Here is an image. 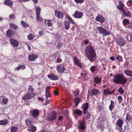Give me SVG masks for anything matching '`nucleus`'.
Listing matches in <instances>:
<instances>
[{
    "mask_svg": "<svg viewBox=\"0 0 132 132\" xmlns=\"http://www.w3.org/2000/svg\"><path fill=\"white\" fill-rule=\"evenodd\" d=\"M64 25L65 29L66 30L69 29L70 25V22L68 21H65L64 22Z\"/></svg>",
    "mask_w": 132,
    "mask_h": 132,
    "instance_id": "bb28decb",
    "label": "nucleus"
},
{
    "mask_svg": "<svg viewBox=\"0 0 132 132\" xmlns=\"http://www.w3.org/2000/svg\"><path fill=\"white\" fill-rule=\"evenodd\" d=\"M115 59L119 61H122L123 58L121 56L118 55L115 57Z\"/></svg>",
    "mask_w": 132,
    "mask_h": 132,
    "instance_id": "de8ad7c7",
    "label": "nucleus"
},
{
    "mask_svg": "<svg viewBox=\"0 0 132 132\" xmlns=\"http://www.w3.org/2000/svg\"><path fill=\"white\" fill-rule=\"evenodd\" d=\"M35 95L34 92H27L24 94L22 99L25 101L26 100H28L32 98Z\"/></svg>",
    "mask_w": 132,
    "mask_h": 132,
    "instance_id": "7ed1b4c3",
    "label": "nucleus"
},
{
    "mask_svg": "<svg viewBox=\"0 0 132 132\" xmlns=\"http://www.w3.org/2000/svg\"><path fill=\"white\" fill-rule=\"evenodd\" d=\"M132 119V116L127 113L126 114V120L128 122H130L131 120Z\"/></svg>",
    "mask_w": 132,
    "mask_h": 132,
    "instance_id": "72a5a7b5",
    "label": "nucleus"
},
{
    "mask_svg": "<svg viewBox=\"0 0 132 132\" xmlns=\"http://www.w3.org/2000/svg\"><path fill=\"white\" fill-rule=\"evenodd\" d=\"M65 68L63 66L61 65H57L56 70L59 73H61L65 71Z\"/></svg>",
    "mask_w": 132,
    "mask_h": 132,
    "instance_id": "2eb2a0df",
    "label": "nucleus"
},
{
    "mask_svg": "<svg viewBox=\"0 0 132 132\" xmlns=\"http://www.w3.org/2000/svg\"><path fill=\"white\" fill-rule=\"evenodd\" d=\"M124 73L127 76L132 77V71L129 70H125L124 71Z\"/></svg>",
    "mask_w": 132,
    "mask_h": 132,
    "instance_id": "393cba45",
    "label": "nucleus"
},
{
    "mask_svg": "<svg viewBox=\"0 0 132 132\" xmlns=\"http://www.w3.org/2000/svg\"><path fill=\"white\" fill-rule=\"evenodd\" d=\"M118 101L120 103H121L122 101V97L121 96H118Z\"/></svg>",
    "mask_w": 132,
    "mask_h": 132,
    "instance_id": "6e6d98bb",
    "label": "nucleus"
},
{
    "mask_svg": "<svg viewBox=\"0 0 132 132\" xmlns=\"http://www.w3.org/2000/svg\"><path fill=\"white\" fill-rule=\"evenodd\" d=\"M43 32L42 31H40L39 32L38 35H43Z\"/></svg>",
    "mask_w": 132,
    "mask_h": 132,
    "instance_id": "338daca9",
    "label": "nucleus"
},
{
    "mask_svg": "<svg viewBox=\"0 0 132 132\" xmlns=\"http://www.w3.org/2000/svg\"><path fill=\"white\" fill-rule=\"evenodd\" d=\"M26 124L29 126L32 125V120L30 119H26Z\"/></svg>",
    "mask_w": 132,
    "mask_h": 132,
    "instance_id": "4c0bfd02",
    "label": "nucleus"
},
{
    "mask_svg": "<svg viewBox=\"0 0 132 132\" xmlns=\"http://www.w3.org/2000/svg\"><path fill=\"white\" fill-rule=\"evenodd\" d=\"M75 2L77 3H82L84 2L85 0H74Z\"/></svg>",
    "mask_w": 132,
    "mask_h": 132,
    "instance_id": "09e8293b",
    "label": "nucleus"
},
{
    "mask_svg": "<svg viewBox=\"0 0 132 132\" xmlns=\"http://www.w3.org/2000/svg\"><path fill=\"white\" fill-rule=\"evenodd\" d=\"M26 66L24 65L19 64V66L17 67L16 70L18 71L19 69L24 70L25 69Z\"/></svg>",
    "mask_w": 132,
    "mask_h": 132,
    "instance_id": "f704fd0d",
    "label": "nucleus"
},
{
    "mask_svg": "<svg viewBox=\"0 0 132 132\" xmlns=\"http://www.w3.org/2000/svg\"><path fill=\"white\" fill-rule=\"evenodd\" d=\"M85 122L84 120H79L77 128L79 130H84L85 128Z\"/></svg>",
    "mask_w": 132,
    "mask_h": 132,
    "instance_id": "6e6552de",
    "label": "nucleus"
},
{
    "mask_svg": "<svg viewBox=\"0 0 132 132\" xmlns=\"http://www.w3.org/2000/svg\"><path fill=\"white\" fill-rule=\"evenodd\" d=\"M118 91L121 94H122L124 92V90L120 87L118 89Z\"/></svg>",
    "mask_w": 132,
    "mask_h": 132,
    "instance_id": "a18cd8bd",
    "label": "nucleus"
},
{
    "mask_svg": "<svg viewBox=\"0 0 132 132\" xmlns=\"http://www.w3.org/2000/svg\"><path fill=\"white\" fill-rule=\"evenodd\" d=\"M73 60L74 64L77 65L80 68L82 67L81 62L78 60L77 57L75 56L74 57L73 59Z\"/></svg>",
    "mask_w": 132,
    "mask_h": 132,
    "instance_id": "9b49d317",
    "label": "nucleus"
},
{
    "mask_svg": "<svg viewBox=\"0 0 132 132\" xmlns=\"http://www.w3.org/2000/svg\"><path fill=\"white\" fill-rule=\"evenodd\" d=\"M50 101L47 98L46 99V102L45 104V105H46L49 103Z\"/></svg>",
    "mask_w": 132,
    "mask_h": 132,
    "instance_id": "e2e57ef3",
    "label": "nucleus"
},
{
    "mask_svg": "<svg viewBox=\"0 0 132 132\" xmlns=\"http://www.w3.org/2000/svg\"><path fill=\"white\" fill-rule=\"evenodd\" d=\"M38 56L37 55L34 54H32L30 55H29L28 59L30 61H34L36 59Z\"/></svg>",
    "mask_w": 132,
    "mask_h": 132,
    "instance_id": "412c9836",
    "label": "nucleus"
},
{
    "mask_svg": "<svg viewBox=\"0 0 132 132\" xmlns=\"http://www.w3.org/2000/svg\"><path fill=\"white\" fill-rule=\"evenodd\" d=\"M115 91L113 90L112 92L110 91L109 88L104 89L103 90V94L105 95H111L114 93Z\"/></svg>",
    "mask_w": 132,
    "mask_h": 132,
    "instance_id": "dca6fc26",
    "label": "nucleus"
},
{
    "mask_svg": "<svg viewBox=\"0 0 132 132\" xmlns=\"http://www.w3.org/2000/svg\"><path fill=\"white\" fill-rule=\"evenodd\" d=\"M114 103L113 101L111 100V104L109 106V109L110 110L112 111L114 109Z\"/></svg>",
    "mask_w": 132,
    "mask_h": 132,
    "instance_id": "e433bc0d",
    "label": "nucleus"
},
{
    "mask_svg": "<svg viewBox=\"0 0 132 132\" xmlns=\"http://www.w3.org/2000/svg\"><path fill=\"white\" fill-rule=\"evenodd\" d=\"M34 90V89L33 88L32 86L30 85L29 86V88L28 89V91L33 92Z\"/></svg>",
    "mask_w": 132,
    "mask_h": 132,
    "instance_id": "8fccbe9b",
    "label": "nucleus"
},
{
    "mask_svg": "<svg viewBox=\"0 0 132 132\" xmlns=\"http://www.w3.org/2000/svg\"><path fill=\"white\" fill-rule=\"evenodd\" d=\"M63 117L61 116H60L58 120L59 121H62L63 120Z\"/></svg>",
    "mask_w": 132,
    "mask_h": 132,
    "instance_id": "680f3d73",
    "label": "nucleus"
},
{
    "mask_svg": "<svg viewBox=\"0 0 132 132\" xmlns=\"http://www.w3.org/2000/svg\"><path fill=\"white\" fill-rule=\"evenodd\" d=\"M81 108L83 109V111L84 113L85 114L88 111V110L89 108V103L88 102L83 104L81 107Z\"/></svg>",
    "mask_w": 132,
    "mask_h": 132,
    "instance_id": "f8f14e48",
    "label": "nucleus"
},
{
    "mask_svg": "<svg viewBox=\"0 0 132 132\" xmlns=\"http://www.w3.org/2000/svg\"><path fill=\"white\" fill-rule=\"evenodd\" d=\"M86 113H87V115L86 117V119H88L90 117V114L88 111Z\"/></svg>",
    "mask_w": 132,
    "mask_h": 132,
    "instance_id": "052dcab7",
    "label": "nucleus"
},
{
    "mask_svg": "<svg viewBox=\"0 0 132 132\" xmlns=\"http://www.w3.org/2000/svg\"><path fill=\"white\" fill-rule=\"evenodd\" d=\"M62 45V44L61 43H59L57 44L56 46V48L58 49H59Z\"/></svg>",
    "mask_w": 132,
    "mask_h": 132,
    "instance_id": "5fc2aeb1",
    "label": "nucleus"
},
{
    "mask_svg": "<svg viewBox=\"0 0 132 132\" xmlns=\"http://www.w3.org/2000/svg\"><path fill=\"white\" fill-rule=\"evenodd\" d=\"M94 80L95 82L97 84H98L101 82V79L99 77H94Z\"/></svg>",
    "mask_w": 132,
    "mask_h": 132,
    "instance_id": "473e14b6",
    "label": "nucleus"
},
{
    "mask_svg": "<svg viewBox=\"0 0 132 132\" xmlns=\"http://www.w3.org/2000/svg\"><path fill=\"white\" fill-rule=\"evenodd\" d=\"M96 21L100 22L101 23H103L105 21L104 18L101 15H98L95 19Z\"/></svg>",
    "mask_w": 132,
    "mask_h": 132,
    "instance_id": "ddd939ff",
    "label": "nucleus"
},
{
    "mask_svg": "<svg viewBox=\"0 0 132 132\" xmlns=\"http://www.w3.org/2000/svg\"><path fill=\"white\" fill-rule=\"evenodd\" d=\"M45 23L48 27H51L53 25L51 20H45Z\"/></svg>",
    "mask_w": 132,
    "mask_h": 132,
    "instance_id": "c85d7f7f",
    "label": "nucleus"
},
{
    "mask_svg": "<svg viewBox=\"0 0 132 132\" xmlns=\"http://www.w3.org/2000/svg\"><path fill=\"white\" fill-rule=\"evenodd\" d=\"M123 13L124 15L128 17H131L132 15L131 13L129 11L127 12H125Z\"/></svg>",
    "mask_w": 132,
    "mask_h": 132,
    "instance_id": "a19ab883",
    "label": "nucleus"
},
{
    "mask_svg": "<svg viewBox=\"0 0 132 132\" xmlns=\"http://www.w3.org/2000/svg\"><path fill=\"white\" fill-rule=\"evenodd\" d=\"M96 68L97 67L96 65H93L90 67V70L92 73H93L96 71Z\"/></svg>",
    "mask_w": 132,
    "mask_h": 132,
    "instance_id": "ea45409f",
    "label": "nucleus"
},
{
    "mask_svg": "<svg viewBox=\"0 0 132 132\" xmlns=\"http://www.w3.org/2000/svg\"><path fill=\"white\" fill-rule=\"evenodd\" d=\"M113 81L115 83L123 85L127 81V79L122 73L117 74L114 75Z\"/></svg>",
    "mask_w": 132,
    "mask_h": 132,
    "instance_id": "f03ea898",
    "label": "nucleus"
},
{
    "mask_svg": "<svg viewBox=\"0 0 132 132\" xmlns=\"http://www.w3.org/2000/svg\"><path fill=\"white\" fill-rule=\"evenodd\" d=\"M35 7L36 8V9L35 10L36 15H40L41 10L39 6H35Z\"/></svg>",
    "mask_w": 132,
    "mask_h": 132,
    "instance_id": "2f4dec72",
    "label": "nucleus"
},
{
    "mask_svg": "<svg viewBox=\"0 0 132 132\" xmlns=\"http://www.w3.org/2000/svg\"><path fill=\"white\" fill-rule=\"evenodd\" d=\"M82 76H83L84 77H86L87 76V74L85 73H81L80 74Z\"/></svg>",
    "mask_w": 132,
    "mask_h": 132,
    "instance_id": "0e129e2a",
    "label": "nucleus"
},
{
    "mask_svg": "<svg viewBox=\"0 0 132 132\" xmlns=\"http://www.w3.org/2000/svg\"><path fill=\"white\" fill-rule=\"evenodd\" d=\"M129 21L128 19H124L123 20V22L124 23V24L125 25L127 24L129 22Z\"/></svg>",
    "mask_w": 132,
    "mask_h": 132,
    "instance_id": "864d4df0",
    "label": "nucleus"
},
{
    "mask_svg": "<svg viewBox=\"0 0 132 132\" xmlns=\"http://www.w3.org/2000/svg\"><path fill=\"white\" fill-rule=\"evenodd\" d=\"M21 23L23 26L25 27H27L29 26L25 22L23 21H22Z\"/></svg>",
    "mask_w": 132,
    "mask_h": 132,
    "instance_id": "49530a36",
    "label": "nucleus"
},
{
    "mask_svg": "<svg viewBox=\"0 0 132 132\" xmlns=\"http://www.w3.org/2000/svg\"><path fill=\"white\" fill-rule=\"evenodd\" d=\"M123 123V121L120 119H118L117 122V125L119 127L118 129L120 132H125V129L124 130H123L122 128Z\"/></svg>",
    "mask_w": 132,
    "mask_h": 132,
    "instance_id": "423d86ee",
    "label": "nucleus"
},
{
    "mask_svg": "<svg viewBox=\"0 0 132 132\" xmlns=\"http://www.w3.org/2000/svg\"><path fill=\"white\" fill-rule=\"evenodd\" d=\"M48 78L52 80H57L59 79L58 77L53 73L49 74L47 75Z\"/></svg>",
    "mask_w": 132,
    "mask_h": 132,
    "instance_id": "aec40b11",
    "label": "nucleus"
},
{
    "mask_svg": "<svg viewBox=\"0 0 132 132\" xmlns=\"http://www.w3.org/2000/svg\"><path fill=\"white\" fill-rule=\"evenodd\" d=\"M4 3L5 5L12 7L13 5V2L11 0H5Z\"/></svg>",
    "mask_w": 132,
    "mask_h": 132,
    "instance_id": "b1692460",
    "label": "nucleus"
},
{
    "mask_svg": "<svg viewBox=\"0 0 132 132\" xmlns=\"http://www.w3.org/2000/svg\"><path fill=\"white\" fill-rule=\"evenodd\" d=\"M9 18L10 19H13L15 18L14 15V14H11L9 15Z\"/></svg>",
    "mask_w": 132,
    "mask_h": 132,
    "instance_id": "13d9d810",
    "label": "nucleus"
},
{
    "mask_svg": "<svg viewBox=\"0 0 132 132\" xmlns=\"http://www.w3.org/2000/svg\"><path fill=\"white\" fill-rule=\"evenodd\" d=\"M85 54L88 59L91 62H93L96 59L95 51L92 46H87L85 49Z\"/></svg>",
    "mask_w": 132,
    "mask_h": 132,
    "instance_id": "f257e3e1",
    "label": "nucleus"
},
{
    "mask_svg": "<svg viewBox=\"0 0 132 132\" xmlns=\"http://www.w3.org/2000/svg\"><path fill=\"white\" fill-rule=\"evenodd\" d=\"M127 40L128 41L132 42V34H129L126 37Z\"/></svg>",
    "mask_w": 132,
    "mask_h": 132,
    "instance_id": "58836bf2",
    "label": "nucleus"
},
{
    "mask_svg": "<svg viewBox=\"0 0 132 132\" xmlns=\"http://www.w3.org/2000/svg\"><path fill=\"white\" fill-rule=\"evenodd\" d=\"M45 97L47 98L48 97L51 96L50 93H45Z\"/></svg>",
    "mask_w": 132,
    "mask_h": 132,
    "instance_id": "bf43d9fd",
    "label": "nucleus"
},
{
    "mask_svg": "<svg viewBox=\"0 0 132 132\" xmlns=\"http://www.w3.org/2000/svg\"><path fill=\"white\" fill-rule=\"evenodd\" d=\"M28 130L30 131H32V132H35L36 130V127L34 126L33 125L28 127Z\"/></svg>",
    "mask_w": 132,
    "mask_h": 132,
    "instance_id": "a878e982",
    "label": "nucleus"
},
{
    "mask_svg": "<svg viewBox=\"0 0 132 132\" xmlns=\"http://www.w3.org/2000/svg\"><path fill=\"white\" fill-rule=\"evenodd\" d=\"M18 130V127L15 126H13L11 127L10 132H16V131Z\"/></svg>",
    "mask_w": 132,
    "mask_h": 132,
    "instance_id": "c9c22d12",
    "label": "nucleus"
},
{
    "mask_svg": "<svg viewBox=\"0 0 132 132\" xmlns=\"http://www.w3.org/2000/svg\"><path fill=\"white\" fill-rule=\"evenodd\" d=\"M55 16L58 18L62 19L63 17V14L62 12L55 10Z\"/></svg>",
    "mask_w": 132,
    "mask_h": 132,
    "instance_id": "6ab92c4d",
    "label": "nucleus"
},
{
    "mask_svg": "<svg viewBox=\"0 0 132 132\" xmlns=\"http://www.w3.org/2000/svg\"><path fill=\"white\" fill-rule=\"evenodd\" d=\"M119 5L117 6V9L120 11H122V12H125V10L123 9L125 6L124 4L121 1L119 2Z\"/></svg>",
    "mask_w": 132,
    "mask_h": 132,
    "instance_id": "f3484780",
    "label": "nucleus"
},
{
    "mask_svg": "<svg viewBox=\"0 0 132 132\" xmlns=\"http://www.w3.org/2000/svg\"><path fill=\"white\" fill-rule=\"evenodd\" d=\"M74 112L75 113L78 114L79 116L81 115L82 113V111L79 110H75Z\"/></svg>",
    "mask_w": 132,
    "mask_h": 132,
    "instance_id": "79ce46f5",
    "label": "nucleus"
},
{
    "mask_svg": "<svg viewBox=\"0 0 132 132\" xmlns=\"http://www.w3.org/2000/svg\"><path fill=\"white\" fill-rule=\"evenodd\" d=\"M50 86H47L46 87L45 89V93H50Z\"/></svg>",
    "mask_w": 132,
    "mask_h": 132,
    "instance_id": "603ef678",
    "label": "nucleus"
},
{
    "mask_svg": "<svg viewBox=\"0 0 132 132\" xmlns=\"http://www.w3.org/2000/svg\"><path fill=\"white\" fill-rule=\"evenodd\" d=\"M115 40L118 44L120 46H122L124 45L126 43L125 41L121 38H116Z\"/></svg>",
    "mask_w": 132,
    "mask_h": 132,
    "instance_id": "0eeeda50",
    "label": "nucleus"
},
{
    "mask_svg": "<svg viewBox=\"0 0 132 132\" xmlns=\"http://www.w3.org/2000/svg\"><path fill=\"white\" fill-rule=\"evenodd\" d=\"M56 118V112L53 111L51 113L49 116L47 117L46 120L47 121H51L55 120Z\"/></svg>",
    "mask_w": 132,
    "mask_h": 132,
    "instance_id": "39448f33",
    "label": "nucleus"
},
{
    "mask_svg": "<svg viewBox=\"0 0 132 132\" xmlns=\"http://www.w3.org/2000/svg\"><path fill=\"white\" fill-rule=\"evenodd\" d=\"M81 101V99L78 97H77L75 99L74 102L76 106H77Z\"/></svg>",
    "mask_w": 132,
    "mask_h": 132,
    "instance_id": "c756f323",
    "label": "nucleus"
},
{
    "mask_svg": "<svg viewBox=\"0 0 132 132\" xmlns=\"http://www.w3.org/2000/svg\"><path fill=\"white\" fill-rule=\"evenodd\" d=\"M9 24L11 28H13L15 30H16L19 28L18 26L14 23H9Z\"/></svg>",
    "mask_w": 132,
    "mask_h": 132,
    "instance_id": "cd10ccee",
    "label": "nucleus"
},
{
    "mask_svg": "<svg viewBox=\"0 0 132 132\" xmlns=\"http://www.w3.org/2000/svg\"><path fill=\"white\" fill-rule=\"evenodd\" d=\"M62 60L61 58H58L56 60L57 62L58 63H60L61 62Z\"/></svg>",
    "mask_w": 132,
    "mask_h": 132,
    "instance_id": "69168bd1",
    "label": "nucleus"
},
{
    "mask_svg": "<svg viewBox=\"0 0 132 132\" xmlns=\"http://www.w3.org/2000/svg\"><path fill=\"white\" fill-rule=\"evenodd\" d=\"M8 120L7 119H5L2 120H0V125H5L7 124Z\"/></svg>",
    "mask_w": 132,
    "mask_h": 132,
    "instance_id": "7c9ffc66",
    "label": "nucleus"
},
{
    "mask_svg": "<svg viewBox=\"0 0 132 132\" xmlns=\"http://www.w3.org/2000/svg\"><path fill=\"white\" fill-rule=\"evenodd\" d=\"M9 100V99L4 96H2L0 97V103L2 105L7 104Z\"/></svg>",
    "mask_w": 132,
    "mask_h": 132,
    "instance_id": "1a4fd4ad",
    "label": "nucleus"
},
{
    "mask_svg": "<svg viewBox=\"0 0 132 132\" xmlns=\"http://www.w3.org/2000/svg\"><path fill=\"white\" fill-rule=\"evenodd\" d=\"M15 34L14 32L11 30H8L6 32V35L8 37H12Z\"/></svg>",
    "mask_w": 132,
    "mask_h": 132,
    "instance_id": "a211bd4d",
    "label": "nucleus"
},
{
    "mask_svg": "<svg viewBox=\"0 0 132 132\" xmlns=\"http://www.w3.org/2000/svg\"><path fill=\"white\" fill-rule=\"evenodd\" d=\"M97 28L100 33L102 34L103 36L110 35L109 32L103 28L102 26L97 27Z\"/></svg>",
    "mask_w": 132,
    "mask_h": 132,
    "instance_id": "20e7f679",
    "label": "nucleus"
},
{
    "mask_svg": "<svg viewBox=\"0 0 132 132\" xmlns=\"http://www.w3.org/2000/svg\"><path fill=\"white\" fill-rule=\"evenodd\" d=\"M68 18L69 20L73 24H75V22L73 21V20L72 19V18L69 16H68Z\"/></svg>",
    "mask_w": 132,
    "mask_h": 132,
    "instance_id": "4d7b16f0",
    "label": "nucleus"
},
{
    "mask_svg": "<svg viewBox=\"0 0 132 132\" xmlns=\"http://www.w3.org/2000/svg\"><path fill=\"white\" fill-rule=\"evenodd\" d=\"M10 43L14 46L17 47L19 45V43L16 40L13 38H11L10 39Z\"/></svg>",
    "mask_w": 132,
    "mask_h": 132,
    "instance_id": "4468645a",
    "label": "nucleus"
},
{
    "mask_svg": "<svg viewBox=\"0 0 132 132\" xmlns=\"http://www.w3.org/2000/svg\"><path fill=\"white\" fill-rule=\"evenodd\" d=\"M54 93L56 95H57L58 94V92L57 90H55L54 91Z\"/></svg>",
    "mask_w": 132,
    "mask_h": 132,
    "instance_id": "774afa93",
    "label": "nucleus"
},
{
    "mask_svg": "<svg viewBox=\"0 0 132 132\" xmlns=\"http://www.w3.org/2000/svg\"><path fill=\"white\" fill-rule=\"evenodd\" d=\"M79 90H75L73 92V96H77L79 94Z\"/></svg>",
    "mask_w": 132,
    "mask_h": 132,
    "instance_id": "c03bdc74",
    "label": "nucleus"
},
{
    "mask_svg": "<svg viewBox=\"0 0 132 132\" xmlns=\"http://www.w3.org/2000/svg\"><path fill=\"white\" fill-rule=\"evenodd\" d=\"M92 95H97L100 94V92L99 90L96 88H94L92 90Z\"/></svg>",
    "mask_w": 132,
    "mask_h": 132,
    "instance_id": "5701e85b",
    "label": "nucleus"
},
{
    "mask_svg": "<svg viewBox=\"0 0 132 132\" xmlns=\"http://www.w3.org/2000/svg\"><path fill=\"white\" fill-rule=\"evenodd\" d=\"M39 113L38 110L34 109L32 112V115L35 118H36L38 117Z\"/></svg>",
    "mask_w": 132,
    "mask_h": 132,
    "instance_id": "4be33fe9",
    "label": "nucleus"
},
{
    "mask_svg": "<svg viewBox=\"0 0 132 132\" xmlns=\"http://www.w3.org/2000/svg\"><path fill=\"white\" fill-rule=\"evenodd\" d=\"M34 37V36L32 34H30L28 36V38L29 40H32Z\"/></svg>",
    "mask_w": 132,
    "mask_h": 132,
    "instance_id": "37998d69",
    "label": "nucleus"
},
{
    "mask_svg": "<svg viewBox=\"0 0 132 132\" xmlns=\"http://www.w3.org/2000/svg\"><path fill=\"white\" fill-rule=\"evenodd\" d=\"M36 18L39 21H42L43 20V19L40 16V15H36Z\"/></svg>",
    "mask_w": 132,
    "mask_h": 132,
    "instance_id": "3c124183",
    "label": "nucleus"
},
{
    "mask_svg": "<svg viewBox=\"0 0 132 132\" xmlns=\"http://www.w3.org/2000/svg\"><path fill=\"white\" fill-rule=\"evenodd\" d=\"M83 15V13L80 11H79L78 10H76L73 15V16L75 18H81Z\"/></svg>",
    "mask_w": 132,
    "mask_h": 132,
    "instance_id": "9d476101",
    "label": "nucleus"
}]
</instances>
